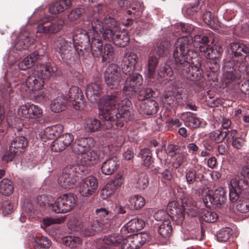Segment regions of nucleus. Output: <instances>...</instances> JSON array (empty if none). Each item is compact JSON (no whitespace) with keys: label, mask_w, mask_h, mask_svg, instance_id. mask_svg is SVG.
I'll return each instance as SVG.
<instances>
[{"label":"nucleus","mask_w":249,"mask_h":249,"mask_svg":"<svg viewBox=\"0 0 249 249\" xmlns=\"http://www.w3.org/2000/svg\"><path fill=\"white\" fill-rule=\"evenodd\" d=\"M138 60V56L136 53L132 51H126L121 64L123 72L128 75L133 74Z\"/></svg>","instance_id":"dca6fc26"},{"label":"nucleus","mask_w":249,"mask_h":249,"mask_svg":"<svg viewBox=\"0 0 249 249\" xmlns=\"http://www.w3.org/2000/svg\"><path fill=\"white\" fill-rule=\"evenodd\" d=\"M174 95L173 94V84L172 85V89L171 91H168L164 94L163 98V102L164 104H167L170 106H176V100Z\"/></svg>","instance_id":"052dcab7"},{"label":"nucleus","mask_w":249,"mask_h":249,"mask_svg":"<svg viewBox=\"0 0 249 249\" xmlns=\"http://www.w3.org/2000/svg\"><path fill=\"white\" fill-rule=\"evenodd\" d=\"M91 147H89V150H86L80 156L81 163L83 166L81 172H83L88 165L95 164L98 161L99 155Z\"/></svg>","instance_id":"a878e982"},{"label":"nucleus","mask_w":249,"mask_h":249,"mask_svg":"<svg viewBox=\"0 0 249 249\" xmlns=\"http://www.w3.org/2000/svg\"><path fill=\"white\" fill-rule=\"evenodd\" d=\"M226 192L222 187L214 191L210 192L203 198L204 203L207 207H211V205H213L219 208L226 202Z\"/></svg>","instance_id":"4468645a"},{"label":"nucleus","mask_w":249,"mask_h":249,"mask_svg":"<svg viewBox=\"0 0 249 249\" xmlns=\"http://www.w3.org/2000/svg\"><path fill=\"white\" fill-rule=\"evenodd\" d=\"M181 204L180 205L178 203V207L181 208L183 210L184 218H185V213H186L188 215L192 217H196L198 215L200 216L202 209H199L196 207L189 206L187 199L185 198H181Z\"/></svg>","instance_id":"f704fd0d"},{"label":"nucleus","mask_w":249,"mask_h":249,"mask_svg":"<svg viewBox=\"0 0 249 249\" xmlns=\"http://www.w3.org/2000/svg\"><path fill=\"white\" fill-rule=\"evenodd\" d=\"M52 243L51 240L47 237L37 236L35 239L34 247L35 249H49Z\"/></svg>","instance_id":"c03bdc74"},{"label":"nucleus","mask_w":249,"mask_h":249,"mask_svg":"<svg viewBox=\"0 0 249 249\" xmlns=\"http://www.w3.org/2000/svg\"><path fill=\"white\" fill-rule=\"evenodd\" d=\"M66 147L60 139L57 138L52 143L51 148L52 151L58 152L64 150Z\"/></svg>","instance_id":"69168bd1"},{"label":"nucleus","mask_w":249,"mask_h":249,"mask_svg":"<svg viewBox=\"0 0 249 249\" xmlns=\"http://www.w3.org/2000/svg\"><path fill=\"white\" fill-rule=\"evenodd\" d=\"M33 40L28 35H20L17 45L21 47L22 49L26 50L33 43Z\"/></svg>","instance_id":"bf43d9fd"},{"label":"nucleus","mask_w":249,"mask_h":249,"mask_svg":"<svg viewBox=\"0 0 249 249\" xmlns=\"http://www.w3.org/2000/svg\"><path fill=\"white\" fill-rule=\"evenodd\" d=\"M191 170L196 175L199 181H201L204 179V176L203 174L205 173L206 170L204 166L201 164H197L195 165L194 169H192Z\"/></svg>","instance_id":"e2e57ef3"},{"label":"nucleus","mask_w":249,"mask_h":249,"mask_svg":"<svg viewBox=\"0 0 249 249\" xmlns=\"http://www.w3.org/2000/svg\"><path fill=\"white\" fill-rule=\"evenodd\" d=\"M98 185V181L95 177H88L82 180L79 188V193L83 196H89L96 192Z\"/></svg>","instance_id":"a211bd4d"},{"label":"nucleus","mask_w":249,"mask_h":249,"mask_svg":"<svg viewBox=\"0 0 249 249\" xmlns=\"http://www.w3.org/2000/svg\"><path fill=\"white\" fill-rule=\"evenodd\" d=\"M90 36L86 30L78 29L74 31L72 35L73 44H78L79 46L89 44Z\"/></svg>","instance_id":"7c9ffc66"},{"label":"nucleus","mask_w":249,"mask_h":249,"mask_svg":"<svg viewBox=\"0 0 249 249\" xmlns=\"http://www.w3.org/2000/svg\"><path fill=\"white\" fill-rule=\"evenodd\" d=\"M173 94L175 96L176 105L179 106L185 105L188 97L184 91L181 84L176 82L173 83Z\"/></svg>","instance_id":"2f4dec72"},{"label":"nucleus","mask_w":249,"mask_h":249,"mask_svg":"<svg viewBox=\"0 0 249 249\" xmlns=\"http://www.w3.org/2000/svg\"><path fill=\"white\" fill-rule=\"evenodd\" d=\"M227 133L221 128L211 132L209 135L211 140L216 143H219L224 141L226 138Z\"/></svg>","instance_id":"8fccbe9b"},{"label":"nucleus","mask_w":249,"mask_h":249,"mask_svg":"<svg viewBox=\"0 0 249 249\" xmlns=\"http://www.w3.org/2000/svg\"><path fill=\"white\" fill-rule=\"evenodd\" d=\"M213 33L209 30H203L199 32L197 35H195L194 37L191 36H182L179 38L180 39L184 37H191L192 38V43H191V49L193 50V47H200L204 46H207V43L209 42L210 39H213Z\"/></svg>","instance_id":"6ab92c4d"},{"label":"nucleus","mask_w":249,"mask_h":249,"mask_svg":"<svg viewBox=\"0 0 249 249\" xmlns=\"http://www.w3.org/2000/svg\"><path fill=\"white\" fill-rule=\"evenodd\" d=\"M249 192V184L247 180L239 178L232 179L229 186V197L235 203L237 211L249 214V200L243 196Z\"/></svg>","instance_id":"39448f33"},{"label":"nucleus","mask_w":249,"mask_h":249,"mask_svg":"<svg viewBox=\"0 0 249 249\" xmlns=\"http://www.w3.org/2000/svg\"><path fill=\"white\" fill-rule=\"evenodd\" d=\"M145 225L144 221L142 219L134 218L129 221L124 227L128 232H135L142 229Z\"/></svg>","instance_id":"a19ab883"},{"label":"nucleus","mask_w":249,"mask_h":249,"mask_svg":"<svg viewBox=\"0 0 249 249\" xmlns=\"http://www.w3.org/2000/svg\"><path fill=\"white\" fill-rule=\"evenodd\" d=\"M14 186L12 182L7 179L4 178L0 182V193L4 196H9L13 193Z\"/></svg>","instance_id":"a18cd8bd"},{"label":"nucleus","mask_w":249,"mask_h":249,"mask_svg":"<svg viewBox=\"0 0 249 249\" xmlns=\"http://www.w3.org/2000/svg\"><path fill=\"white\" fill-rule=\"evenodd\" d=\"M135 184L136 188L141 190L147 188L149 184V179L146 174L143 172L140 173L136 179Z\"/></svg>","instance_id":"3c124183"},{"label":"nucleus","mask_w":249,"mask_h":249,"mask_svg":"<svg viewBox=\"0 0 249 249\" xmlns=\"http://www.w3.org/2000/svg\"><path fill=\"white\" fill-rule=\"evenodd\" d=\"M184 124L190 128L195 129L199 127L201 121L196 115L192 112H186L182 115Z\"/></svg>","instance_id":"473e14b6"},{"label":"nucleus","mask_w":249,"mask_h":249,"mask_svg":"<svg viewBox=\"0 0 249 249\" xmlns=\"http://www.w3.org/2000/svg\"><path fill=\"white\" fill-rule=\"evenodd\" d=\"M114 193V189L111 184H107L101 190L100 196L103 199H107Z\"/></svg>","instance_id":"0e129e2a"},{"label":"nucleus","mask_w":249,"mask_h":249,"mask_svg":"<svg viewBox=\"0 0 249 249\" xmlns=\"http://www.w3.org/2000/svg\"><path fill=\"white\" fill-rule=\"evenodd\" d=\"M102 89L99 81L88 84L86 89V95L88 100L92 103H98L101 96Z\"/></svg>","instance_id":"5701e85b"},{"label":"nucleus","mask_w":249,"mask_h":249,"mask_svg":"<svg viewBox=\"0 0 249 249\" xmlns=\"http://www.w3.org/2000/svg\"><path fill=\"white\" fill-rule=\"evenodd\" d=\"M27 145L28 141L25 137H16L11 141L9 150L3 156L2 160L7 162L12 161L17 155L25 151Z\"/></svg>","instance_id":"9d476101"},{"label":"nucleus","mask_w":249,"mask_h":249,"mask_svg":"<svg viewBox=\"0 0 249 249\" xmlns=\"http://www.w3.org/2000/svg\"><path fill=\"white\" fill-rule=\"evenodd\" d=\"M158 64L157 57L150 56L149 58L147 69L146 76L149 78H153L156 75V69Z\"/></svg>","instance_id":"49530a36"},{"label":"nucleus","mask_w":249,"mask_h":249,"mask_svg":"<svg viewBox=\"0 0 249 249\" xmlns=\"http://www.w3.org/2000/svg\"><path fill=\"white\" fill-rule=\"evenodd\" d=\"M223 53V49L222 47L218 45L213 46V50L212 53L209 54L208 53L207 54L208 59H217Z\"/></svg>","instance_id":"338daca9"},{"label":"nucleus","mask_w":249,"mask_h":249,"mask_svg":"<svg viewBox=\"0 0 249 249\" xmlns=\"http://www.w3.org/2000/svg\"><path fill=\"white\" fill-rule=\"evenodd\" d=\"M95 213L96 220L105 224L106 229H109L113 225L115 214L104 208L96 209Z\"/></svg>","instance_id":"b1692460"},{"label":"nucleus","mask_w":249,"mask_h":249,"mask_svg":"<svg viewBox=\"0 0 249 249\" xmlns=\"http://www.w3.org/2000/svg\"><path fill=\"white\" fill-rule=\"evenodd\" d=\"M158 109V104L153 100H149L140 105L138 111L143 116H151L156 114Z\"/></svg>","instance_id":"c756f323"},{"label":"nucleus","mask_w":249,"mask_h":249,"mask_svg":"<svg viewBox=\"0 0 249 249\" xmlns=\"http://www.w3.org/2000/svg\"><path fill=\"white\" fill-rule=\"evenodd\" d=\"M170 47V42L169 41H161L157 47L156 53L160 57L167 56L169 53Z\"/></svg>","instance_id":"13d9d810"},{"label":"nucleus","mask_w":249,"mask_h":249,"mask_svg":"<svg viewBox=\"0 0 249 249\" xmlns=\"http://www.w3.org/2000/svg\"><path fill=\"white\" fill-rule=\"evenodd\" d=\"M62 142L67 147L69 146L74 140V136L71 133H66L58 137Z\"/></svg>","instance_id":"774afa93"},{"label":"nucleus","mask_w":249,"mask_h":249,"mask_svg":"<svg viewBox=\"0 0 249 249\" xmlns=\"http://www.w3.org/2000/svg\"><path fill=\"white\" fill-rule=\"evenodd\" d=\"M101 247L99 249H110V245L117 246L121 245V249H132L128 242V238L123 239L122 236L118 233L105 236L102 239Z\"/></svg>","instance_id":"ddd939ff"},{"label":"nucleus","mask_w":249,"mask_h":249,"mask_svg":"<svg viewBox=\"0 0 249 249\" xmlns=\"http://www.w3.org/2000/svg\"><path fill=\"white\" fill-rule=\"evenodd\" d=\"M201 220L208 223H213L218 219L217 214L212 211H209L206 209H202L200 216Z\"/></svg>","instance_id":"864d4df0"},{"label":"nucleus","mask_w":249,"mask_h":249,"mask_svg":"<svg viewBox=\"0 0 249 249\" xmlns=\"http://www.w3.org/2000/svg\"><path fill=\"white\" fill-rule=\"evenodd\" d=\"M93 140L90 137L76 139L72 144L71 150L74 153L81 155L89 147L93 146Z\"/></svg>","instance_id":"393cba45"},{"label":"nucleus","mask_w":249,"mask_h":249,"mask_svg":"<svg viewBox=\"0 0 249 249\" xmlns=\"http://www.w3.org/2000/svg\"><path fill=\"white\" fill-rule=\"evenodd\" d=\"M102 61L107 62L113 57L114 55V48L113 46L110 44H105L104 47L101 49Z\"/></svg>","instance_id":"de8ad7c7"},{"label":"nucleus","mask_w":249,"mask_h":249,"mask_svg":"<svg viewBox=\"0 0 249 249\" xmlns=\"http://www.w3.org/2000/svg\"><path fill=\"white\" fill-rule=\"evenodd\" d=\"M102 4H98L97 6L93 8H89L86 12L87 21L89 22L90 25L92 35H91L90 48L92 54L93 56L96 57L102 53L101 49L103 46V43L101 37H103V33L106 29L104 20L100 19L101 15ZM91 33V32H90Z\"/></svg>","instance_id":"20e7f679"},{"label":"nucleus","mask_w":249,"mask_h":249,"mask_svg":"<svg viewBox=\"0 0 249 249\" xmlns=\"http://www.w3.org/2000/svg\"><path fill=\"white\" fill-rule=\"evenodd\" d=\"M68 98L70 102H72L76 110H80L84 107L83 100V94L81 90L77 86H71L69 89Z\"/></svg>","instance_id":"4be33fe9"},{"label":"nucleus","mask_w":249,"mask_h":249,"mask_svg":"<svg viewBox=\"0 0 249 249\" xmlns=\"http://www.w3.org/2000/svg\"><path fill=\"white\" fill-rule=\"evenodd\" d=\"M232 230L229 227H225L220 229L216 233V238L221 242H227L231 235Z\"/></svg>","instance_id":"5fc2aeb1"},{"label":"nucleus","mask_w":249,"mask_h":249,"mask_svg":"<svg viewBox=\"0 0 249 249\" xmlns=\"http://www.w3.org/2000/svg\"><path fill=\"white\" fill-rule=\"evenodd\" d=\"M18 113L19 116L29 119H39L43 116V110L38 106L29 103L20 106Z\"/></svg>","instance_id":"f3484780"},{"label":"nucleus","mask_w":249,"mask_h":249,"mask_svg":"<svg viewBox=\"0 0 249 249\" xmlns=\"http://www.w3.org/2000/svg\"><path fill=\"white\" fill-rule=\"evenodd\" d=\"M84 126L87 131L93 132L99 130L101 124L96 118H89L86 120Z\"/></svg>","instance_id":"09e8293b"},{"label":"nucleus","mask_w":249,"mask_h":249,"mask_svg":"<svg viewBox=\"0 0 249 249\" xmlns=\"http://www.w3.org/2000/svg\"><path fill=\"white\" fill-rule=\"evenodd\" d=\"M137 93L138 99L139 101H143L153 97L155 92L151 88L145 87L142 89L141 87Z\"/></svg>","instance_id":"4d7b16f0"},{"label":"nucleus","mask_w":249,"mask_h":249,"mask_svg":"<svg viewBox=\"0 0 249 249\" xmlns=\"http://www.w3.org/2000/svg\"><path fill=\"white\" fill-rule=\"evenodd\" d=\"M77 197L72 193L63 194L52 204V210L56 213H64L71 211L75 206Z\"/></svg>","instance_id":"1a4fd4ad"},{"label":"nucleus","mask_w":249,"mask_h":249,"mask_svg":"<svg viewBox=\"0 0 249 249\" xmlns=\"http://www.w3.org/2000/svg\"><path fill=\"white\" fill-rule=\"evenodd\" d=\"M143 81L142 75L138 73L128 75L125 80L123 92L129 97L135 95L142 86Z\"/></svg>","instance_id":"f8f14e48"},{"label":"nucleus","mask_w":249,"mask_h":249,"mask_svg":"<svg viewBox=\"0 0 249 249\" xmlns=\"http://www.w3.org/2000/svg\"><path fill=\"white\" fill-rule=\"evenodd\" d=\"M173 228L170 220L162 222L158 229L159 234L164 238L170 237Z\"/></svg>","instance_id":"37998d69"},{"label":"nucleus","mask_w":249,"mask_h":249,"mask_svg":"<svg viewBox=\"0 0 249 249\" xmlns=\"http://www.w3.org/2000/svg\"><path fill=\"white\" fill-rule=\"evenodd\" d=\"M206 7L204 2L202 0H197V2L187 8L186 14L190 16L196 18L200 17L201 13Z\"/></svg>","instance_id":"e433bc0d"},{"label":"nucleus","mask_w":249,"mask_h":249,"mask_svg":"<svg viewBox=\"0 0 249 249\" xmlns=\"http://www.w3.org/2000/svg\"><path fill=\"white\" fill-rule=\"evenodd\" d=\"M26 87L31 91H37L41 89L44 85V80L40 76L35 74V70L25 80Z\"/></svg>","instance_id":"c85d7f7f"},{"label":"nucleus","mask_w":249,"mask_h":249,"mask_svg":"<svg viewBox=\"0 0 249 249\" xmlns=\"http://www.w3.org/2000/svg\"><path fill=\"white\" fill-rule=\"evenodd\" d=\"M71 5V0H60L51 4L49 8V11L52 14H56L63 12Z\"/></svg>","instance_id":"4c0bfd02"},{"label":"nucleus","mask_w":249,"mask_h":249,"mask_svg":"<svg viewBox=\"0 0 249 249\" xmlns=\"http://www.w3.org/2000/svg\"><path fill=\"white\" fill-rule=\"evenodd\" d=\"M128 208L131 210H138L142 208L145 205V201L142 196L136 195L131 196L129 199Z\"/></svg>","instance_id":"ea45409f"},{"label":"nucleus","mask_w":249,"mask_h":249,"mask_svg":"<svg viewBox=\"0 0 249 249\" xmlns=\"http://www.w3.org/2000/svg\"><path fill=\"white\" fill-rule=\"evenodd\" d=\"M231 58L226 60L223 66V78L226 85L239 84L243 76L244 78L247 67L245 64L249 56V48L240 42H232L230 45Z\"/></svg>","instance_id":"7ed1b4c3"},{"label":"nucleus","mask_w":249,"mask_h":249,"mask_svg":"<svg viewBox=\"0 0 249 249\" xmlns=\"http://www.w3.org/2000/svg\"><path fill=\"white\" fill-rule=\"evenodd\" d=\"M64 21L59 19H53L52 21H46L39 24L37 28L38 33L53 34L59 32L63 27Z\"/></svg>","instance_id":"412c9836"},{"label":"nucleus","mask_w":249,"mask_h":249,"mask_svg":"<svg viewBox=\"0 0 249 249\" xmlns=\"http://www.w3.org/2000/svg\"><path fill=\"white\" fill-rule=\"evenodd\" d=\"M90 229L93 231L95 234L107 231L108 229H106L105 224L98 220H94L90 225Z\"/></svg>","instance_id":"680f3d73"},{"label":"nucleus","mask_w":249,"mask_h":249,"mask_svg":"<svg viewBox=\"0 0 249 249\" xmlns=\"http://www.w3.org/2000/svg\"><path fill=\"white\" fill-rule=\"evenodd\" d=\"M35 74L39 75L44 80H54L58 75V69L54 64L50 63L36 65L35 68Z\"/></svg>","instance_id":"2eb2a0df"},{"label":"nucleus","mask_w":249,"mask_h":249,"mask_svg":"<svg viewBox=\"0 0 249 249\" xmlns=\"http://www.w3.org/2000/svg\"><path fill=\"white\" fill-rule=\"evenodd\" d=\"M121 94L120 90L114 91L100 100L99 114L106 129L121 128L124 125L121 119L127 121L133 118L134 110L131 102L124 98L119 102Z\"/></svg>","instance_id":"f03ea898"},{"label":"nucleus","mask_w":249,"mask_h":249,"mask_svg":"<svg viewBox=\"0 0 249 249\" xmlns=\"http://www.w3.org/2000/svg\"><path fill=\"white\" fill-rule=\"evenodd\" d=\"M175 64V60L174 62L171 65L165 64L161 66L158 71V74L160 77H164L165 76H171L173 75V71H175L177 72V70L174 68V65Z\"/></svg>","instance_id":"6e6d98bb"},{"label":"nucleus","mask_w":249,"mask_h":249,"mask_svg":"<svg viewBox=\"0 0 249 249\" xmlns=\"http://www.w3.org/2000/svg\"><path fill=\"white\" fill-rule=\"evenodd\" d=\"M39 56L40 55L36 52L31 53L19 63L18 65L19 69L26 70L31 68L34 65L35 61L38 59Z\"/></svg>","instance_id":"c9c22d12"},{"label":"nucleus","mask_w":249,"mask_h":249,"mask_svg":"<svg viewBox=\"0 0 249 249\" xmlns=\"http://www.w3.org/2000/svg\"><path fill=\"white\" fill-rule=\"evenodd\" d=\"M71 43H69L62 37L57 38L54 42V47L60 54L63 60L71 58L72 54V46Z\"/></svg>","instance_id":"aec40b11"},{"label":"nucleus","mask_w":249,"mask_h":249,"mask_svg":"<svg viewBox=\"0 0 249 249\" xmlns=\"http://www.w3.org/2000/svg\"><path fill=\"white\" fill-rule=\"evenodd\" d=\"M183 210L178 207V203L176 201H171L168 203L166 211L159 210L154 214V217L157 221L172 220L178 225H180L184 221Z\"/></svg>","instance_id":"0eeeda50"},{"label":"nucleus","mask_w":249,"mask_h":249,"mask_svg":"<svg viewBox=\"0 0 249 249\" xmlns=\"http://www.w3.org/2000/svg\"><path fill=\"white\" fill-rule=\"evenodd\" d=\"M119 165L120 162L118 158L113 156L103 162L101 171L106 175H111L117 170Z\"/></svg>","instance_id":"cd10ccee"},{"label":"nucleus","mask_w":249,"mask_h":249,"mask_svg":"<svg viewBox=\"0 0 249 249\" xmlns=\"http://www.w3.org/2000/svg\"><path fill=\"white\" fill-rule=\"evenodd\" d=\"M128 242L131 245L132 249L140 248L146 242L150 239V236L146 232H141L127 236Z\"/></svg>","instance_id":"bb28decb"},{"label":"nucleus","mask_w":249,"mask_h":249,"mask_svg":"<svg viewBox=\"0 0 249 249\" xmlns=\"http://www.w3.org/2000/svg\"><path fill=\"white\" fill-rule=\"evenodd\" d=\"M80 166L71 165L63 168L62 175L58 178V184L62 188L70 189L74 187L79 179Z\"/></svg>","instance_id":"6e6552de"},{"label":"nucleus","mask_w":249,"mask_h":249,"mask_svg":"<svg viewBox=\"0 0 249 249\" xmlns=\"http://www.w3.org/2000/svg\"><path fill=\"white\" fill-rule=\"evenodd\" d=\"M106 29L103 33V38L109 41L112 40L114 44L120 47H124L129 42V36L126 32H121L119 23L113 18L110 16L104 18Z\"/></svg>","instance_id":"423d86ee"},{"label":"nucleus","mask_w":249,"mask_h":249,"mask_svg":"<svg viewBox=\"0 0 249 249\" xmlns=\"http://www.w3.org/2000/svg\"><path fill=\"white\" fill-rule=\"evenodd\" d=\"M191 37L178 39L174 46L173 55L175 60L174 67L180 76L196 81L194 90L199 92L203 89L205 79L201 68L200 58L191 49Z\"/></svg>","instance_id":"f257e3e1"},{"label":"nucleus","mask_w":249,"mask_h":249,"mask_svg":"<svg viewBox=\"0 0 249 249\" xmlns=\"http://www.w3.org/2000/svg\"><path fill=\"white\" fill-rule=\"evenodd\" d=\"M67 99L63 96H58L53 99L51 104V109L55 113L60 112L66 109Z\"/></svg>","instance_id":"58836bf2"},{"label":"nucleus","mask_w":249,"mask_h":249,"mask_svg":"<svg viewBox=\"0 0 249 249\" xmlns=\"http://www.w3.org/2000/svg\"><path fill=\"white\" fill-rule=\"evenodd\" d=\"M62 240L65 246L72 249H80L82 244L81 239L76 236H66Z\"/></svg>","instance_id":"79ce46f5"},{"label":"nucleus","mask_w":249,"mask_h":249,"mask_svg":"<svg viewBox=\"0 0 249 249\" xmlns=\"http://www.w3.org/2000/svg\"><path fill=\"white\" fill-rule=\"evenodd\" d=\"M104 79L108 88L117 89L122 80L119 66L113 63L109 64L105 72Z\"/></svg>","instance_id":"9b49d317"},{"label":"nucleus","mask_w":249,"mask_h":249,"mask_svg":"<svg viewBox=\"0 0 249 249\" xmlns=\"http://www.w3.org/2000/svg\"><path fill=\"white\" fill-rule=\"evenodd\" d=\"M63 129V127L60 124L48 126L44 129L42 138L45 140H55L59 137Z\"/></svg>","instance_id":"72a5a7b5"},{"label":"nucleus","mask_w":249,"mask_h":249,"mask_svg":"<svg viewBox=\"0 0 249 249\" xmlns=\"http://www.w3.org/2000/svg\"><path fill=\"white\" fill-rule=\"evenodd\" d=\"M200 17L202 18L205 23L209 27L211 28L214 27L217 19L214 15H212L211 12L205 10V9L203 10Z\"/></svg>","instance_id":"603ef678"}]
</instances>
